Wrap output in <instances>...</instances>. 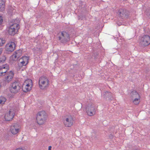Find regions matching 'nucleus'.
I'll return each instance as SVG.
<instances>
[{
  "label": "nucleus",
  "instance_id": "nucleus-19",
  "mask_svg": "<svg viewBox=\"0 0 150 150\" xmlns=\"http://www.w3.org/2000/svg\"><path fill=\"white\" fill-rule=\"evenodd\" d=\"M6 101V98L4 97L1 96L0 97V104H4Z\"/></svg>",
  "mask_w": 150,
  "mask_h": 150
},
{
  "label": "nucleus",
  "instance_id": "nucleus-6",
  "mask_svg": "<svg viewBox=\"0 0 150 150\" xmlns=\"http://www.w3.org/2000/svg\"><path fill=\"white\" fill-rule=\"evenodd\" d=\"M58 38L60 42L63 43H66L70 40L69 35L66 32H62Z\"/></svg>",
  "mask_w": 150,
  "mask_h": 150
},
{
  "label": "nucleus",
  "instance_id": "nucleus-2",
  "mask_svg": "<svg viewBox=\"0 0 150 150\" xmlns=\"http://www.w3.org/2000/svg\"><path fill=\"white\" fill-rule=\"evenodd\" d=\"M130 95L133 104L135 105H138L140 102L141 96L136 91L134 90L131 92Z\"/></svg>",
  "mask_w": 150,
  "mask_h": 150
},
{
  "label": "nucleus",
  "instance_id": "nucleus-7",
  "mask_svg": "<svg viewBox=\"0 0 150 150\" xmlns=\"http://www.w3.org/2000/svg\"><path fill=\"white\" fill-rule=\"evenodd\" d=\"M32 86V81L31 79H28L26 80L23 85L22 89L24 92L29 91Z\"/></svg>",
  "mask_w": 150,
  "mask_h": 150
},
{
  "label": "nucleus",
  "instance_id": "nucleus-16",
  "mask_svg": "<svg viewBox=\"0 0 150 150\" xmlns=\"http://www.w3.org/2000/svg\"><path fill=\"white\" fill-rule=\"evenodd\" d=\"M8 68V66L6 64L0 68V76H4L7 74L8 71H7Z\"/></svg>",
  "mask_w": 150,
  "mask_h": 150
},
{
  "label": "nucleus",
  "instance_id": "nucleus-21",
  "mask_svg": "<svg viewBox=\"0 0 150 150\" xmlns=\"http://www.w3.org/2000/svg\"><path fill=\"white\" fill-rule=\"evenodd\" d=\"M125 11L122 9H120L118 11V15L121 17H122L125 15Z\"/></svg>",
  "mask_w": 150,
  "mask_h": 150
},
{
  "label": "nucleus",
  "instance_id": "nucleus-9",
  "mask_svg": "<svg viewBox=\"0 0 150 150\" xmlns=\"http://www.w3.org/2000/svg\"><path fill=\"white\" fill-rule=\"evenodd\" d=\"M74 120L71 115L66 116L64 120V123L66 127H70L73 124Z\"/></svg>",
  "mask_w": 150,
  "mask_h": 150
},
{
  "label": "nucleus",
  "instance_id": "nucleus-13",
  "mask_svg": "<svg viewBox=\"0 0 150 150\" xmlns=\"http://www.w3.org/2000/svg\"><path fill=\"white\" fill-rule=\"evenodd\" d=\"M5 81L6 82L9 83L11 81L14 76V74L11 71L8 72L5 75Z\"/></svg>",
  "mask_w": 150,
  "mask_h": 150
},
{
  "label": "nucleus",
  "instance_id": "nucleus-17",
  "mask_svg": "<svg viewBox=\"0 0 150 150\" xmlns=\"http://www.w3.org/2000/svg\"><path fill=\"white\" fill-rule=\"evenodd\" d=\"M5 7V0H0V11H4Z\"/></svg>",
  "mask_w": 150,
  "mask_h": 150
},
{
  "label": "nucleus",
  "instance_id": "nucleus-26",
  "mask_svg": "<svg viewBox=\"0 0 150 150\" xmlns=\"http://www.w3.org/2000/svg\"><path fill=\"white\" fill-rule=\"evenodd\" d=\"M52 148L51 146H49L48 147V150H51Z\"/></svg>",
  "mask_w": 150,
  "mask_h": 150
},
{
  "label": "nucleus",
  "instance_id": "nucleus-3",
  "mask_svg": "<svg viewBox=\"0 0 150 150\" xmlns=\"http://www.w3.org/2000/svg\"><path fill=\"white\" fill-rule=\"evenodd\" d=\"M49 80L45 76H42L40 77L39 85L40 88L42 90L47 88L49 86Z\"/></svg>",
  "mask_w": 150,
  "mask_h": 150
},
{
  "label": "nucleus",
  "instance_id": "nucleus-22",
  "mask_svg": "<svg viewBox=\"0 0 150 150\" xmlns=\"http://www.w3.org/2000/svg\"><path fill=\"white\" fill-rule=\"evenodd\" d=\"M6 58L5 56H3L0 57V63L2 64L5 61Z\"/></svg>",
  "mask_w": 150,
  "mask_h": 150
},
{
  "label": "nucleus",
  "instance_id": "nucleus-25",
  "mask_svg": "<svg viewBox=\"0 0 150 150\" xmlns=\"http://www.w3.org/2000/svg\"><path fill=\"white\" fill-rule=\"evenodd\" d=\"M3 21V17L2 16H0V25L2 24Z\"/></svg>",
  "mask_w": 150,
  "mask_h": 150
},
{
  "label": "nucleus",
  "instance_id": "nucleus-5",
  "mask_svg": "<svg viewBox=\"0 0 150 150\" xmlns=\"http://www.w3.org/2000/svg\"><path fill=\"white\" fill-rule=\"evenodd\" d=\"M21 87V85L19 82L15 81L11 84L10 91L12 93H16L19 92Z\"/></svg>",
  "mask_w": 150,
  "mask_h": 150
},
{
  "label": "nucleus",
  "instance_id": "nucleus-4",
  "mask_svg": "<svg viewBox=\"0 0 150 150\" xmlns=\"http://www.w3.org/2000/svg\"><path fill=\"white\" fill-rule=\"evenodd\" d=\"M16 20H14V22H11L8 30V33L9 35H14L18 31L19 28V25L18 23H16Z\"/></svg>",
  "mask_w": 150,
  "mask_h": 150
},
{
  "label": "nucleus",
  "instance_id": "nucleus-27",
  "mask_svg": "<svg viewBox=\"0 0 150 150\" xmlns=\"http://www.w3.org/2000/svg\"><path fill=\"white\" fill-rule=\"evenodd\" d=\"M149 15L150 16V11H149Z\"/></svg>",
  "mask_w": 150,
  "mask_h": 150
},
{
  "label": "nucleus",
  "instance_id": "nucleus-18",
  "mask_svg": "<svg viewBox=\"0 0 150 150\" xmlns=\"http://www.w3.org/2000/svg\"><path fill=\"white\" fill-rule=\"evenodd\" d=\"M111 93L107 91L104 93V94L103 95V96L104 98H109L110 96H111Z\"/></svg>",
  "mask_w": 150,
  "mask_h": 150
},
{
  "label": "nucleus",
  "instance_id": "nucleus-10",
  "mask_svg": "<svg viewBox=\"0 0 150 150\" xmlns=\"http://www.w3.org/2000/svg\"><path fill=\"white\" fill-rule=\"evenodd\" d=\"M141 45L147 46L150 44V37L148 35H145L141 38L140 42Z\"/></svg>",
  "mask_w": 150,
  "mask_h": 150
},
{
  "label": "nucleus",
  "instance_id": "nucleus-14",
  "mask_svg": "<svg viewBox=\"0 0 150 150\" xmlns=\"http://www.w3.org/2000/svg\"><path fill=\"white\" fill-rule=\"evenodd\" d=\"M22 55V51L18 50L15 52L11 56L12 60L13 61L17 60Z\"/></svg>",
  "mask_w": 150,
  "mask_h": 150
},
{
  "label": "nucleus",
  "instance_id": "nucleus-11",
  "mask_svg": "<svg viewBox=\"0 0 150 150\" xmlns=\"http://www.w3.org/2000/svg\"><path fill=\"white\" fill-rule=\"evenodd\" d=\"M16 46L15 43L13 42H9L5 46V50L7 53L11 52L15 50Z\"/></svg>",
  "mask_w": 150,
  "mask_h": 150
},
{
  "label": "nucleus",
  "instance_id": "nucleus-23",
  "mask_svg": "<svg viewBox=\"0 0 150 150\" xmlns=\"http://www.w3.org/2000/svg\"><path fill=\"white\" fill-rule=\"evenodd\" d=\"M5 43V40L3 39H0V47L2 46Z\"/></svg>",
  "mask_w": 150,
  "mask_h": 150
},
{
  "label": "nucleus",
  "instance_id": "nucleus-12",
  "mask_svg": "<svg viewBox=\"0 0 150 150\" xmlns=\"http://www.w3.org/2000/svg\"><path fill=\"white\" fill-rule=\"evenodd\" d=\"M15 113L13 110L11 109L5 114L4 117L7 121L11 120L14 117Z\"/></svg>",
  "mask_w": 150,
  "mask_h": 150
},
{
  "label": "nucleus",
  "instance_id": "nucleus-1",
  "mask_svg": "<svg viewBox=\"0 0 150 150\" xmlns=\"http://www.w3.org/2000/svg\"><path fill=\"white\" fill-rule=\"evenodd\" d=\"M47 117L46 112L44 111L39 112L37 114L36 120L40 125H43L46 122Z\"/></svg>",
  "mask_w": 150,
  "mask_h": 150
},
{
  "label": "nucleus",
  "instance_id": "nucleus-8",
  "mask_svg": "<svg viewBox=\"0 0 150 150\" xmlns=\"http://www.w3.org/2000/svg\"><path fill=\"white\" fill-rule=\"evenodd\" d=\"M86 110L87 114L89 116H92L95 114L96 109L92 103H90L87 105Z\"/></svg>",
  "mask_w": 150,
  "mask_h": 150
},
{
  "label": "nucleus",
  "instance_id": "nucleus-15",
  "mask_svg": "<svg viewBox=\"0 0 150 150\" xmlns=\"http://www.w3.org/2000/svg\"><path fill=\"white\" fill-rule=\"evenodd\" d=\"M10 130L12 134H15L19 132V126L17 124H14L11 126Z\"/></svg>",
  "mask_w": 150,
  "mask_h": 150
},
{
  "label": "nucleus",
  "instance_id": "nucleus-20",
  "mask_svg": "<svg viewBox=\"0 0 150 150\" xmlns=\"http://www.w3.org/2000/svg\"><path fill=\"white\" fill-rule=\"evenodd\" d=\"M22 59L23 61L26 62V64H28V60L29 58L27 56L23 57L22 58L20 59V60Z\"/></svg>",
  "mask_w": 150,
  "mask_h": 150
},
{
  "label": "nucleus",
  "instance_id": "nucleus-28",
  "mask_svg": "<svg viewBox=\"0 0 150 150\" xmlns=\"http://www.w3.org/2000/svg\"><path fill=\"white\" fill-rule=\"evenodd\" d=\"M96 137V136H95V137H94V138Z\"/></svg>",
  "mask_w": 150,
  "mask_h": 150
},
{
  "label": "nucleus",
  "instance_id": "nucleus-24",
  "mask_svg": "<svg viewBox=\"0 0 150 150\" xmlns=\"http://www.w3.org/2000/svg\"><path fill=\"white\" fill-rule=\"evenodd\" d=\"M27 64L26 62L23 60L20 62V65H21V66H26Z\"/></svg>",
  "mask_w": 150,
  "mask_h": 150
}]
</instances>
